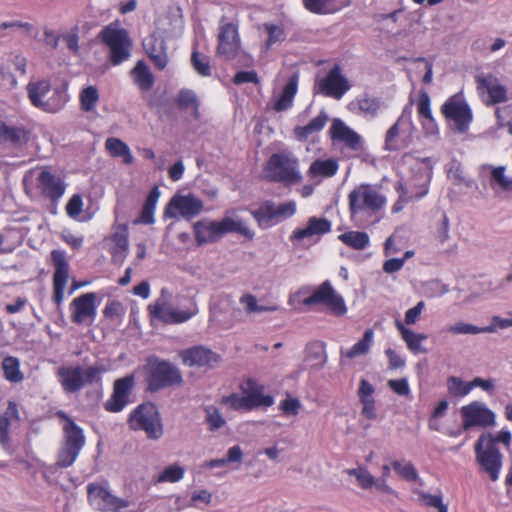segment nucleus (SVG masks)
<instances>
[{"instance_id": "obj_59", "label": "nucleus", "mask_w": 512, "mask_h": 512, "mask_svg": "<svg viewBox=\"0 0 512 512\" xmlns=\"http://www.w3.org/2000/svg\"><path fill=\"white\" fill-rule=\"evenodd\" d=\"M279 409L286 416H296L301 409V402L298 398L291 397L289 394L281 401Z\"/></svg>"}, {"instance_id": "obj_52", "label": "nucleus", "mask_w": 512, "mask_h": 512, "mask_svg": "<svg viewBox=\"0 0 512 512\" xmlns=\"http://www.w3.org/2000/svg\"><path fill=\"white\" fill-rule=\"evenodd\" d=\"M508 318H502L494 315L490 319V324L484 327V333H496L499 330H504L512 327V311L507 312Z\"/></svg>"}, {"instance_id": "obj_14", "label": "nucleus", "mask_w": 512, "mask_h": 512, "mask_svg": "<svg viewBox=\"0 0 512 512\" xmlns=\"http://www.w3.org/2000/svg\"><path fill=\"white\" fill-rule=\"evenodd\" d=\"M441 113L448 121H452L458 133L468 131L473 121V113L469 104L459 99L458 95L449 97L441 106Z\"/></svg>"}, {"instance_id": "obj_56", "label": "nucleus", "mask_w": 512, "mask_h": 512, "mask_svg": "<svg viewBox=\"0 0 512 512\" xmlns=\"http://www.w3.org/2000/svg\"><path fill=\"white\" fill-rule=\"evenodd\" d=\"M447 331L454 334H470L477 335L480 333H484V327H478L476 325L464 322H457L447 328Z\"/></svg>"}, {"instance_id": "obj_8", "label": "nucleus", "mask_w": 512, "mask_h": 512, "mask_svg": "<svg viewBox=\"0 0 512 512\" xmlns=\"http://www.w3.org/2000/svg\"><path fill=\"white\" fill-rule=\"evenodd\" d=\"M98 37L109 47V60L113 65H119L130 57L132 41L126 29L109 24L100 31Z\"/></svg>"}, {"instance_id": "obj_22", "label": "nucleus", "mask_w": 512, "mask_h": 512, "mask_svg": "<svg viewBox=\"0 0 512 512\" xmlns=\"http://www.w3.org/2000/svg\"><path fill=\"white\" fill-rule=\"evenodd\" d=\"M36 186L41 195L50 200L53 204H57L66 190V183L64 180L47 168L42 169L39 173L36 179Z\"/></svg>"}, {"instance_id": "obj_16", "label": "nucleus", "mask_w": 512, "mask_h": 512, "mask_svg": "<svg viewBox=\"0 0 512 512\" xmlns=\"http://www.w3.org/2000/svg\"><path fill=\"white\" fill-rule=\"evenodd\" d=\"M318 93L337 100L350 89L348 79L342 74L340 65L335 64L315 85Z\"/></svg>"}, {"instance_id": "obj_30", "label": "nucleus", "mask_w": 512, "mask_h": 512, "mask_svg": "<svg viewBox=\"0 0 512 512\" xmlns=\"http://www.w3.org/2000/svg\"><path fill=\"white\" fill-rule=\"evenodd\" d=\"M30 132L24 127L9 126L0 121V139L9 142L15 146L26 144L29 140Z\"/></svg>"}, {"instance_id": "obj_10", "label": "nucleus", "mask_w": 512, "mask_h": 512, "mask_svg": "<svg viewBox=\"0 0 512 512\" xmlns=\"http://www.w3.org/2000/svg\"><path fill=\"white\" fill-rule=\"evenodd\" d=\"M349 210L352 217L357 213L368 211L376 213L382 209L386 200L370 184L355 187L348 195Z\"/></svg>"}, {"instance_id": "obj_17", "label": "nucleus", "mask_w": 512, "mask_h": 512, "mask_svg": "<svg viewBox=\"0 0 512 512\" xmlns=\"http://www.w3.org/2000/svg\"><path fill=\"white\" fill-rule=\"evenodd\" d=\"M224 20V18L222 19ZM216 53L226 61L236 58L240 49V37L237 26L232 22L223 23L219 28Z\"/></svg>"}, {"instance_id": "obj_62", "label": "nucleus", "mask_w": 512, "mask_h": 512, "mask_svg": "<svg viewBox=\"0 0 512 512\" xmlns=\"http://www.w3.org/2000/svg\"><path fill=\"white\" fill-rule=\"evenodd\" d=\"M83 208V201L79 194H74L66 205L67 215L71 218L77 217Z\"/></svg>"}, {"instance_id": "obj_19", "label": "nucleus", "mask_w": 512, "mask_h": 512, "mask_svg": "<svg viewBox=\"0 0 512 512\" xmlns=\"http://www.w3.org/2000/svg\"><path fill=\"white\" fill-rule=\"evenodd\" d=\"M87 495L88 500L95 503L99 511L118 512L129 506L127 500L113 495L107 488L97 483L87 485Z\"/></svg>"}, {"instance_id": "obj_25", "label": "nucleus", "mask_w": 512, "mask_h": 512, "mask_svg": "<svg viewBox=\"0 0 512 512\" xmlns=\"http://www.w3.org/2000/svg\"><path fill=\"white\" fill-rule=\"evenodd\" d=\"M329 133L334 142L345 143L348 148L354 151L361 149V136L347 126L341 119H333Z\"/></svg>"}, {"instance_id": "obj_35", "label": "nucleus", "mask_w": 512, "mask_h": 512, "mask_svg": "<svg viewBox=\"0 0 512 512\" xmlns=\"http://www.w3.org/2000/svg\"><path fill=\"white\" fill-rule=\"evenodd\" d=\"M306 361L313 362L312 367L320 369L326 361L327 355L325 352V343L321 341H314L306 346Z\"/></svg>"}, {"instance_id": "obj_23", "label": "nucleus", "mask_w": 512, "mask_h": 512, "mask_svg": "<svg viewBox=\"0 0 512 512\" xmlns=\"http://www.w3.org/2000/svg\"><path fill=\"white\" fill-rule=\"evenodd\" d=\"M97 295L94 292L82 294L70 303L71 321L75 324H82L86 319L94 320L97 314Z\"/></svg>"}, {"instance_id": "obj_47", "label": "nucleus", "mask_w": 512, "mask_h": 512, "mask_svg": "<svg viewBox=\"0 0 512 512\" xmlns=\"http://www.w3.org/2000/svg\"><path fill=\"white\" fill-rule=\"evenodd\" d=\"M99 100V93L95 86H88L80 93L81 109L85 112L93 111Z\"/></svg>"}, {"instance_id": "obj_51", "label": "nucleus", "mask_w": 512, "mask_h": 512, "mask_svg": "<svg viewBox=\"0 0 512 512\" xmlns=\"http://www.w3.org/2000/svg\"><path fill=\"white\" fill-rule=\"evenodd\" d=\"M380 100L376 97H371L367 94L362 98L357 99L358 109L368 115L375 116L377 115L380 109Z\"/></svg>"}, {"instance_id": "obj_49", "label": "nucleus", "mask_w": 512, "mask_h": 512, "mask_svg": "<svg viewBox=\"0 0 512 512\" xmlns=\"http://www.w3.org/2000/svg\"><path fill=\"white\" fill-rule=\"evenodd\" d=\"M191 64L194 70L201 76L207 77L211 75V66L209 57L201 55L197 50H193L191 55Z\"/></svg>"}, {"instance_id": "obj_29", "label": "nucleus", "mask_w": 512, "mask_h": 512, "mask_svg": "<svg viewBox=\"0 0 512 512\" xmlns=\"http://www.w3.org/2000/svg\"><path fill=\"white\" fill-rule=\"evenodd\" d=\"M395 326L400 332L402 339L405 341L407 348L411 352L414 354H425L428 352V350L421 345V342L428 338L427 334L415 333L411 329L405 327V325L399 320H396Z\"/></svg>"}, {"instance_id": "obj_57", "label": "nucleus", "mask_w": 512, "mask_h": 512, "mask_svg": "<svg viewBox=\"0 0 512 512\" xmlns=\"http://www.w3.org/2000/svg\"><path fill=\"white\" fill-rule=\"evenodd\" d=\"M247 397L250 411L261 407L267 408L274 404V397L272 395H265L264 392H259Z\"/></svg>"}, {"instance_id": "obj_48", "label": "nucleus", "mask_w": 512, "mask_h": 512, "mask_svg": "<svg viewBox=\"0 0 512 512\" xmlns=\"http://www.w3.org/2000/svg\"><path fill=\"white\" fill-rule=\"evenodd\" d=\"M402 120V117H400L386 132L385 135V143H384V149L387 151H398L400 149H403L405 145H403L398 140L399 135V123Z\"/></svg>"}, {"instance_id": "obj_39", "label": "nucleus", "mask_w": 512, "mask_h": 512, "mask_svg": "<svg viewBox=\"0 0 512 512\" xmlns=\"http://www.w3.org/2000/svg\"><path fill=\"white\" fill-rule=\"evenodd\" d=\"M4 377L10 382L19 383L24 379L23 373L20 371V361L13 356H7L2 361Z\"/></svg>"}, {"instance_id": "obj_63", "label": "nucleus", "mask_w": 512, "mask_h": 512, "mask_svg": "<svg viewBox=\"0 0 512 512\" xmlns=\"http://www.w3.org/2000/svg\"><path fill=\"white\" fill-rule=\"evenodd\" d=\"M388 386L397 395L408 396L410 394V387L406 378L389 380Z\"/></svg>"}, {"instance_id": "obj_54", "label": "nucleus", "mask_w": 512, "mask_h": 512, "mask_svg": "<svg viewBox=\"0 0 512 512\" xmlns=\"http://www.w3.org/2000/svg\"><path fill=\"white\" fill-rule=\"evenodd\" d=\"M112 241L114 247L112 249L122 250L128 252L129 241H128V226L127 224H120L118 231L112 235Z\"/></svg>"}, {"instance_id": "obj_20", "label": "nucleus", "mask_w": 512, "mask_h": 512, "mask_svg": "<svg viewBox=\"0 0 512 512\" xmlns=\"http://www.w3.org/2000/svg\"><path fill=\"white\" fill-rule=\"evenodd\" d=\"M180 357L186 366L203 368L205 370L216 368L222 361L220 354L202 345L182 350Z\"/></svg>"}, {"instance_id": "obj_31", "label": "nucleus", "mask_w": 512, "mask_h": 512, "mask_svg": "<svg viewBox=\"0 0 512 512\" xmlns=\"http://www.w3.org/2000/svg\"><path fill=\"white\" fill-rule=\"evenodd\" d=\"M159 197L160 190L157 186H155L154 188L151 189L148 196L146 197L144 205L141 210L140 217L134 221L135 224L142 223L150 225L155 222L154 211Z\"/></svg>"}, {"instance_id": "obj_46", "label": "nucleus", "mask_w": 512, "mask_h": 512, "mask_svg": "<svg viewBox=\"0 0 512 512\" xmlns=\"http://www.w3.org/2000/svg\"><path fill=\"white\" fill-rule=\"evenodd\" d=\"M263 27L268 34L265 42L266 50H269L274 44L283 42L286 39L284 28L274 23H264Z\"/></svg>"}, {"instance_id": "obj_15", "label": "nucleus", "mask_w": 512, "mask_h": 512, "mask_svg": "<svg viewBox=\"0 0 512 512\" xmlns=\"http://www.w3.org/2000/svg\"><path fill=\"white\" fill-rule=\"evenodd\" d=\"M462 430L466 431L472 427H489L495 424V413L484 403L473 401L461 407Z\"/></svg>"}, {"instance_id": "obj_64", "label": "nucleus", "mask_w": 512, "mask_h": 512, "mask_svg": "<svg viewBox=\"0 0 512 512\" xmlns=\"http://www.w3.org/2000/svg\"><path fill=\"white\" fill-rule=\"evenodd\" d=\"M233 83L241 85L244 83H259V78L254 70L251 71H239L233 77Z\"/></svg>"}, {"instance_id": "obj_9", "label": "nucleus", "mask_w": 512, "mask_h": 512, "mask_svg": "<svg viewBox=\"0 0 512 512\" xmlns=\"http://www.w3.org/2000/svg\"><path fill=\"white\" fill-rule=\"evenodd\" d=\"M296 213L294 201L276 205L272 200H265L258 208L250 210V214L262 230L269 229L280 222L292 217Z\"/></svg>"}, {"instance_id": "obj_5", "label": "nucleus", "mask_w": 512, "mask_h": 512, "mask_svg": "<svg viewBox=\"0 0 512 512\" xmlns=\"http://www.w3.org/2000/svg\"><path fill=\"white\" fill-rule=\"evenodd\" d=\"M57 415L64 420V424L63 438L55 465L64 469L74 464L86 443V437L83 429L64 411H59Z\"/></svg>"}, {"instance_id": "obj_41", "label": "nucleus", "mask_w": 512, "mask_h": 512, "mask_svg": "<svg viewBox=\"0 0 512 512\" xmlns=\"http://www.w3.org/2000/svg\"><path fill=\"white\" fill-rule=\"evenodd\" d=\"M346 473L356 478L360 488L369 490L376 483V478L368 471L366 467L359 466L357 468L347 469Z\"/></svg>"}, {"instance_id": "obj_55", "label": "nucleus", "mask_w": 512, "mask_h": 512, "mask_svg": "<svg viewBox=\"0 0 512 512\" xmlns=\"http://www.w3.org/2000/svg\"><path fill=\"white\" fill-rule=\"evenodd\" d=\"M393 469L406 481L413 482L418 478V472L411 462L402 465L401 462L395 460L392 462Z\"/></svg>"}, {"instance_id": "obj_4", "label": "nucleus", "mask_w": 512, "mask_h": 512, "mask_svg": "<svg viewBox=\"0 0 512 512\" xmlns=\"http://www.w3.org/2000/svg\"><path fill=\"white\" fill-rule=\"evenodd\" d=\"M26 91L31 104L47 113L59 112L69 100L67 83L52 88L48 79L29 82Z\"/></svg>"}, {"instance_id": "obj_40", "label": "nucleus", "mask_w": 512, "mask_h": 512, "mask_svg": "<svg viewBox=\"0 0 512 512\" xmlns=\"http://www.w3.org/2000/svg\"><path fill=\"white\" fill-rule=\"evenodd\" d=\"M336 0H302L304 7L317 15L332 14L339 10L334 2Z\"/></svg>"}, {"instance_id": "obj_61", "label": "nucleus", "mask_w": 512, "mask_h": 512, "mask_svg": "<svg viewBox=\"0 0 512 512\" xmlns=\"http://www.w3.org/2000/svg\"><path fill=\"white\" fill-rule=\"evenodd\" d=\"M124 313L125 310L122 303L116 300L109 301L103 310V315L111 320L122 317Z\"/></svg>"}, {"instance_id": "obj_42", "label": "nucleus", "mask_w": 512, "mask_h": 512, "mask_svg": "<svg viewBox=\"0 0 512 512\" xmlns=\"http://www.w3.org/2000/svg\"><path fill=\"white\" fill-rule=\"evenodd\" d=\"M487 168L491 170V185L499 186L505 192H512V178L505 175V167L487 165Z\"/></svg>"}, {"instance_id": "obj_36", "label": "nucleus", "mask_w": 512, "mask_h": 512, "mask_svg": "<svg viewBox=\"0 0 512 512\" xmlns=\"http://www.w3.org/2000/svg\"><path fill=\"white\" fill-rule=\"evenodd\" d=\"M373 335L374 333L372 329H366L362 338L345 353L341 350V354L345 355L349 359L367 354L373 344Z\"/></svg>"}, {"instance_id": "obj_2", "label": "nucleus", "mask_w": 512, "mask_h": 512, "mask_svg": "<svg viewBox=\"0 0 512 512\" xmlns=\"http://www.w3.org/2000/svg\"><path fill=\"white\" fill-rule=\"evenodd\" d=\"M141 369L147 392L157 393L167 388L178 387L183 383L180 369L169 360L156 355L148 356Z\"/></svg>"}, {"instance_id": "obj_24", "label": "nucleus", "mask_w": 512, "mask_h": 512, "mask_svg": "<svg viewBox=\"0 0 512 512\" xmlns=\"http://www.w3.org/2000/svg\"><path fill=\"white\" fill-rule=\"evenodd\" d=\"M331 226V221L327 218L312 216L308 219L306 227L297 228L292 232L289 240L295 244L313 236H322L331 231Z\"/></svg>"}, {"instance_id": "obj_44", "label": "nucleus", "mask_w": 512, "mask_h": 512, "mask_svg": "<svg viewBox=\"0 0 512 512\" xmlns=\"http://www.w3.org/2000/svg\"><path fill=\"white\" fill-rule=\"evenodd\" d=\"M220 403L234 411H250L248 397L245 394L231 393L227 396H223Z\"/></svg>"}, {"instance_id": "obj_33", "label": "nucleus", "mask_w": 512, "mask_h": 512, "mask_svg": "<svg viewBox=\"0 0 512 512\" xmlns=\"http://www.w3.org/2000/svg\"><path fill=\"white\" fill-rule=\"evenodd\" d=\"M338 162L333 158L326 160L317 159L313 161L309 167L308 175L310 177H332L338 171Z\"/></svg>"}, {"instance_id": "obj_28", "label": "nucleus", "mask_w": 512, "mask_h": 512, "mask_svg": "<svg viewBox=\"0 0 512 512\" xmlns=\"http://www.w3.org/2000/svg\"><path fill=\"white\" fill-rule=\"evenodd\" d=\"M298 83H299V72H293L286 84L283 87V90L278 97V99L275 101L273 105V109L276 112H282L286 111L293 105L294 97L298 90Z\"/></svg>"}, {"instance_id": "obj_3", "label": "nucleus", "mask_w": 512, "mask_h": 512, "mask_svg": "<svg viewBox=\"0 0 512 512\" xmlns=\"http://www.w3.org/2000/svg\"><path fill=\"white\" fill-rule=\"evenodd\" d=\"M108 371V366L97 361L89 366H61L56 370L58 381L67 394H74L86 386H102V377Z\"/></svg>"}, {"instance_id": "obj_32", "label": "nucleus", "mask_w": 512, "mask_h": 512, "mask_svg": "<svg viewBox=\"0 0 512 512\" xmlns=\"http://www.w3.org/2000/svg\"><path fill=\"white\" fill-rule=\"evenodd\" d=\"M105 148L112 157H120L123 163L130 165L134 161V157L129 146L119 138L110 137L105 141Z\"/></svg>"}, {"instance_id": "obj_37", "label": "nucleus", "mask_w": 512, "mask_h": 512, "mask_svg": "<svg viewBox=\"0 0 512 512\" xmlns=\"http://www.w3.org/2000/svg\"><path fill=\"white\" fill-rule=\"evenodd\" d=\"M338 239L355 250H363L369 244V235L363 231H348L340 234Z\"/></svg>"}, {"instance_id": "obj_60", "label": "nucleus", "mask_w": 512, "mask_h": 512, "mask_svg": "<svg viewBox=\"0 0 512 512\" xmlns=\"http://www.w3.org/2000/svg\"><path fill=\"white\" fill-rule=\"evenodd\" d=\"M417 111L418 115L421 119L425 117H430L432 114L431 111V100L429 94L422 90L419 94L418 102H417Z\"/></svg>"}, {"instance_id": "obj_21", "label": "nucleus", "mask_w": 512, "mask_h": 512, "mask_svg": "<svg viewBox=\"0 0 512 512\" xmlns=\"http://www.w3.org/2000/svg\"><path fill=\"white\" fill-rule=\"evenodd\" d=\"M135 386V377L133 374L118 378L113 383V391L110 398L104 403V408L108 412H121L130 402V395Z\"/></svg>"}, {"instance_id": "obj_11", "label": "nucleus", "mask_w": 512, "mask_h": 512, "mask_svg": "<svg viewBox=\"0 0 512 512\" xmlns=\"http://www.w3.org/2000/svg\"><path fill=\"white\" fill-rule=\"evenodd\" d=\"M476 462L480 471L486 473L490 480L495 482L499 478L502 468L503 455L498 448L484 444V437H479L474 445Z\"/></svg>"}, {"instance_id": "obj_7", "label": "nucleus", "mask_w": 512, "mask_h": 512, "mask_svg": "<svg viewBox=\"0 0 512 512\" xmlns=\"http://www.w3.org/2000/svg\"><path fill=\"white\" fill-rule=\"evenodd\" d=\"M130 429L144 431L149 440L157 441L164 434V425L157 405L144 402L138 405L128 417Z\"/></svg>"}, {"instance_id": "obj_43", "label": "nucleus", "mask_w": 512, "mask_h": 512, "mask_svg": "<svg viewBox=\"0 0 512 512\" xmlns=\"http://www.w3.org/2000/svg\"><path fill=\"white\" fill-rule=\"evenodd\" d=\"M204 411L206 413L205 423L209 431L214 432L225 426L226 420L217 407L209 405L204 407Z\"/></svg>"}, {"instance_id": "obj_26", "label": "nucleus", "mask_w": 512, "mask_h": 512, "mask_svg": "<svg viewBox=\"0 0 512 512\" xmlns=\"http://www.w3.org/2000/svg\"><path fill=\"white\" fill-rule=\"evenodd\" d=\"M150 308L152 317L164 324L184 323L196 314V311H179L171 307H165V305L161 303H155L153 306H150Z\"/></svg>"}, {"instance_id": "obj_50", "label": "nucleus", "mask_w": 512, "mask_h": 512, "mask_svg": "<svg viewBox=\"0 0 512 512\" xmlns=\"http://www.w3.org/2000/svg\"><path fill=\"white\" fill-rule=\"evenodd\" d=\"M185 469L178 465L173 464L166 467L157 477L158 483L163 482H178L184 477Z\"/></svg>"}, {"instance_id": "obj_38", "label": "nucleus", "mask_w": 512, "mask_h": 512, "mask_svg": "<svg viewBox=\"0 0 512 512\" xmlns=\"http://www.w3.org/2000/svg\"><path fill=\"white\" fill-rule=\"evenodd\" d=\"M177 107L180 110H187L191 108L193 110L194 117H199V101L195 92L191 89L183 88L178 92L176 99Z\"/></svg>"}, {"instance_id": "obj_45", "label": "nucleus", "mask_w": 512, "mask_h": 512, "mask_svg": "<svg viewBox=\"0 0 512 512\" xmlns=\"http://www.w3.org/2000/svg\"><path fill=\"white\" fill-rule=\"evenodd\" d=\"M447 390L453 397H464L468 395L472 389L470 382H465L457 376H449L447 378Z\"/></svg>"}, {"instance_id": "obj_1", "label": "nucleus", "mask_w": 512, "mask_h": 512, "mask_svg": "<svg viewBox=\"0 0 512 512\" xmlns=\"http://www.w3.org/2000/svg\"><path fill=\"white\" fill-rule=\"evenodd\" d=\"M234 210H228L220 220L202 219L193 224V232L196 244L203 246L208 243L218 242L227 233H238L248 240H252L255 232L251 230L242 219L233 218Z\"/></svg>"}, {"instance_id": "obj_6", "label": "nucleus", "mask_w": 512, "mask_h": 512, "mask_svg": "<svg viewBox=\"0 0 512 512\" xmlns=\"http://www.w3.org/2000/svg\"><path fill=\"white\" fill-rule=\"evenodd\" d=\"M264 171L270 182L282 183L285 186L297 185L303 180L299 171V160L286 151L273 153L266 162Z\"/></svg>"}, {"instance_id": "obj_58", "label": "nucleus", "mask_w": 512, "mask_h": 512, "mask_svg": "<svg viewBox=\"0 0 512 512\" xmlns=\"http://www.w3.org/2000/svg\"><path fill=\"white\" fill-rule=\"evenodd\" d=\"M479 437H484V444L489 445L492 441L493 447H497V443H502L505 446H509L511 442V433L509 430L502 429L497 436H493L491 433H483Z\"/></svg>"}, {"instance_id": "obj_27", "label": "nucleus", "mask_w": 512, "mask_h": 512, "mask_svg": "<svg viewBox=\"0 0 512 512\" xmlns=\"http://www.w3.org/2000/svg\"><path fill=\"white\" fill-rule=\"evenodd\" d=\"M478 88L486 90L490 97L491 104H498L507 101V89L501 85L498 79L489 74L487 76H477Z\"/></svg>"}, {"instance_id": "obj_34", "label": "nucleus", "mask_w": 512, "mask_h": 512, "mask_svg": "<svg viewBox=\"0 0 512 512\" xmlns=\"http://www.w3.org/2000/svg\"><path fill=\"white\" fill-rule=\"evenodd\" d=\"M135 83L143 91H149L155 82L153 74L149 71L148 66L143 60H139L132 70Z\"/></svg>"}, {"instance_id": "obj_13", "label": "nucleus", "mask_w": 512, "mask_h": 512, "mask_svg": "<svg viewBox=\"0 0 512 512\" xmlns=\"http://www.w3.org/2000/svg\"><path fill=\"white\" fill-rule=\"evenodd\" d=\"M204 208L203 201L194 194H175L165 207V219H176L178 216L190 220L199 215Z\"/></svg>"}, {"instance_id": "obj_53", "label": "nucleus", "mask_w": 512, "mask_h": 512, "mask_svg": "<svg viewBox=\"0 0 512 512\" xmlns=\"http://www.w3.org/2000/svg\"><path fill=\"white\" fill-rule=\"evenodd\" d=\"M419 500L426 507H432L438 512H448V506L443 503L442 495H433L427 492H419Z\"/></svg>"}, {"instance_id": "obj_12", "label": "nucleus", "mask_w": 512, "mask_h": 512, "mask_svg": "<svg viewBox=\"0 0 512 512\" xmlns=\"http://www.w3.org/2000/svg\"><path fill=\"white\" fill-rule=\"evenodd\" d=\"M305 306L324 305L336 316H342L347 312L343 297L338 294L329 280L319 285L313 293L303 300Z\"/></svg>"}, {"instance_id": "obj_18", "label": "nucleus", "mask_w": 512, "mask_h": 512, "mask_svg": "<svg viewBox=\"0 0 512 512\" xmlns=\"http://www.w3.org/2000/svg\"><path fill=\"white\" fill-rule=\"evenodd\" d=\"M51 259L54 265L52 300L58 308L64 300V290L69 278V264L63 250H52Z\"/></svg>"}]
</instances>
